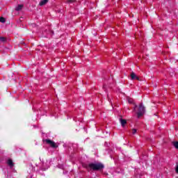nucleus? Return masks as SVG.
Listing matches in <instances>:
<instances>
[{"label":"nucleus","mask_w":178,"mask_h":178,"mask_svg":"<svg viewBox=\"0 0 178 178\" xmlns=\"http://www.w3.org/2000/svg\"><path fill=\"white\" fill-rule=\"evenodd\" d=\"M6 163L8 165L10 169H13V166H15V163H13V161L12 159H9L7 160Z\"/></svg>","instance_id":"4"},{"label":"nucleus","mask_w":178,"mask_h":178,"mask_svg":"<svg viewBox=\"0 0 178 178\" xmlns=\"http://www.w3.org/2000/svg\"><path fill=\"white\" fill-rule=\"evenodd\" d=\"M131 79L132 80H140V78H138V76H137L134 72L131 74Z\"/></svg>","instance_id":"5"},{"label":"nucleus","mask_w":178,"mask_h":178,"mask_svg":"<svg viewBox=\"0 0 178 178\" xmlns=\"http://www.w3.org/2000/svg\"><path fill=\"white\" fill-rule=\"evenodd\" d=\"M86 169H88V170H95V171L102 172V170H104V168H105V165H104V164L99 162L90 163L89 164H87L86 165Z\"/></svg>","instance_id":"1"},{"label":"nucleus","mask_w":178,"mask_h":178,"mask_svg":"<svg viewBox=\"0 0 178 178\" xmlns=\"http://www.w3.org/2000/svg\"><path fill=\"white\" fill-rule=\"evenodd\" d=\"M48 3V0H42L40 2V6H44V5H47Z\"/></svg>","instance_id":"7"},{"label":"nucleus","mask_w":178,"mask_h":178,"mask_svg":"<svg viewBox=\"0 0 178 178\" xmlns=\"http://www.w3.org/2000/svg\"><path fill=\"white\" fill-rule=\"evenodd\" d=\"M51 34L54 35V31H50Z\"/></svg>","instance_id":"16"},{"label":"nucleus","mask_w":178,"mask_h":178,"mask_svg":"<svg viewBox=\"0 0 178 178\" xmlns=\"http://www.w3.org/2000/svg\"><path fill=\"white\" fill-rule=\"evenodd\" d=\"M8 42V39L5 37H0V44H5Z\"/></svg>","instance_id":"6"},{"label":"nucleus","mask_w":178,"mask_h":178,"mask_svg":"<svg viewBox=\"0 0 178 178\" xmlns=\"http://www.w3.org/2000/svg\"><path fill=\"white\" fill-rule=\"evenodd\" d=\"M173 145L177 149H178V142H173Z\"/></svg>","instance_id":"11"},{"label":"nucleus","mask_w":178,"mask_h":178,"mask_svg":"<svg viewBox=\"0 0 178 178\" xmlns=\"http://www.w3.org/2000/svg\"><path fill=\"white\" fill-rule=\"evenodd\" d=\"M46 143H47V144H49V145L52 147V148H57V147H58V146H56V144L55 143V142H54L49 139L46 140Z\"/></svg>","instance_id":"3"},{"label":"nucleus","mask_w":178,"mask_h":178,"mask_svg":"<svg viewBox=\"0 0 178 178\" xmlns=\"http://www.w3.org/2000/svg\"><path fill=\"white\" fill-rule=\"evenodd\" d=\"M129 102H130V104H131V101L129 100Z\"/></svg>","instance_id":"17"},{"label":"nucleus","mask_w":178,"mask_h":178,"mask_svg":"<svg viewBox=\"0 0 178 178\" xmlns=\"http://www.w3.org/2000/svg\"><path fill=\"white\" fill-rule=\"evenodd\" d=\"M0 22L1 23H5V22H6V20L5 19L4 17H0Z\"/></svg>","instance_id":"12"},{"label":"nucleus","mask_w":178,"mask_h":178,"mask_svg":"<svg viewBox=\"0 0 178 178\" xmlns=\"http://www.w3.org/2000/svg\"><path fill=\"white\" fill-rule=\"evenodd\" d=\"M145 113V106H144V104H143V103H140L137 112V116L138 118H141V116H143Z\"/></svg>","instance_id":"2"},{"label":"nucleus","mask_w":178,"mask_h":178,"mask_svg":"<svg viewBox=\"0 0 178 178\" xmlns=\"http://www.w3.org/2000/svg\"><path fill=\"white\" fill-rule=\"evenodd\" d=\"M19 22H23V17H21L19 18Z\"/></svg>","instance_id":"14"},{"label":"nucleus","mask_w":178,"mask_h":178,"mask_svg":"<svg viewBox=\"0 0 178 178\" xmlns=\"http://www.w3.org/2000/svg\"><path fill=\"white\" fill-rule=\"evenodd\" d=\"M23 4H19L18 5L16 8H15V10H17V12H19V10H22V9H23Z\"/></svg>","instance_id":"8"},{"label":"nucleus","mask_w":178,"mask_h":178,"mask_svg":"<svg viewBox=\"0 0 178 178\" xmlns=\"http://www.w3.org/2000/svg\"><path fill=\"white\" fill-rule=\"evenodd\" d=\"M136 133H137V129H132V134H136Z\"/></svg>","instance_id":"13"},{"label":"nucleus","mask_w":178,"mask_h":178,"mask_svg":"<svg viewBox=\"0 0 178 178\" xmlns=\"http://www.w3.org/2000/svg\"><path fill=\"white\" fill-rule=\"evenodd\" d=\"M76 2V0H67V3H69V5H72V3H74Z\"/></svg>","instance_id":"10"},{"label":"nucleus","mask_w":178,"mask_h":178,"mask_svg":"<svg viewBox=\"0 0 178 178\" xmlns=\"http://www.w3.org/2000/svg\"><path fill=\"white\" fill-rule=\"evenodd\" d=\"M120 122L123 127L127 123V121H126V120H123V119H120Z\"/></svg>","instance_id":"9"},{"label":"nucleus","mask_w":178,"mask_h":178,"mask_svg":"<svg viewBox=\"0 0 178 178\" xmlns=\"http://www.w3.org/2000/svg\"><path fill=\"white\" fill-rule=\"evenodd\" d=\"M138 107L137 104H135L134 110L136 111V108Z\"/></svg>","instance_id":"15"},{"label":"nucleus","mask_w":178,"mask_h":178,"mask_svg":"<svg viewBox=\"0 0 178 178\" xmlns=\"http://www.w3.org/2000/svg\"><path fill=\"white\" fill-rule=\"evenodd\" d=\"M46 169L45 168H43V170H45Z\"/></svg>","instance_id":"18"}]
</instances>
